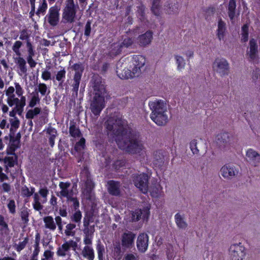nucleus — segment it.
I'll use <instances>...</instances> for the list:
<instances>
[{
  "label": "nucleus",
  "mask_w": 260,
  "mask_h": 260,
  "mask_svg": "<svg viewBox=\"0 0 260 260\" xmlns=\"http://www.w3.org/2000/svg\"><path fill=\"white\" fill-rule=\"evenodd\" d=\"M5 171L6 173H10L11 176L14 177L13 174L11 172L10 168L14 167L18 163V155L15 156H6L3 159Z\"/></svg>",
  "instance_id": "obj_19"
},
{
  "label": "nucleus",
  "mask_w": 260,
  "mask_h": 260,
  "mask_svg": "<svg viewBox=\"0 0 260 260\" xmlns=\"http://www.w3.org/2000/svg\"><path fill=\"white\" fill-rule=\"evenodd\" d=\"M149 237L146 233H141L137 240V247L139 252L144 253L148 248Z\"/></svg>",
  "instance_id": "obj_16"
},
{
  "label": "nucleus",
  "mask_w": 260,
  "mask_h": 260,
  "mask_svg": "<svg viewBox=\"0 0 260 260\" xmlns=\"http://www.w3.org/2000/svg\"><path fill=\"white\" fill-rule=\"evenodd\" d=\"M136 14L139 19L141 21H144L145 18V7L144 5H141L137 7Z\"/></svg>",
  "instance_id": "obj_43"
},
{
  "label": "nucleus",
  "mask_w": 260,
  "mask_h": 260,
  "mask_svg": "<svg viewBox=\"0 0 260 260\" xmlns=\"http://www.w3.org/2000/svg\"><path fill=\"white\" fill-rule=\"evenodd\" d=\"M150 206L144 207L143 209H136L131 213V220L132 222H136L142 219L147 220L150 215Z\"/></svg>",
  "instance_id": "obj_11"
},
{
  "label": "nucleus",
  "mask_w": 260,
  "mask_h": 260,
  "mask_svg": "<svg viewBox=\"0 0 260 260\" xmlns=\"http://www.w3.org/2000/svg\"><path fill=\"white\" fill-rule=\"evenodd\" d=\"M226 32V25L224 21L219 20L218 22L217 36L220 40H223Z\"/></svg>",
  "instance_id": "obj_31"
},
{
  "label": "nucleus",
  "mask_w": 260,
  "mask_h": 260,
  "mask_svg": "<svg viewBox=\"0 0 260 260\" xmlns=\"http://www.w3.org/2000/svg\"><path fill=\"white\" fill-rule=\"evenodd\" d=\"M77 242L73 240L66 241L60 246L57 248L56 255L58 256L61 257H64L67 255L70 256L71 254L70 252V250L72 248L73 250L75 251L77 248Z\"/></svg>",
  "instance_id": "obj_10"
},
{
  "label": "nucleus",
  "mask_w": 260,
  "mask_h": 260,
  "mask_svg": "<svg viewBox=\"0 0 260 260\" xmlns=\"http://www.w3.org/2000/svg\"><path fill=\"white\" fill-rule=\"evenodd\" d=\"M83 193L86 199L91 200L92 197V191L94 188V183L91 179L89 174H87L86 179L85 181Z\"/></svg>",
  "instance_id": "obj_20"
},
{
  "label": "nucleus",
  "mask_w": 260,
  "mask_h": 260,
  "mask_svg": "<svg viewBox=\"0 0 260 260\" xmlns=\"http://www.w3.org/2000/svg\"><path fill=\"white\" fill-rule=\"evenodd\" d=\"M176 63L177 64V68L179 70H181L185 67V62L184 58L179 55H175Z\"/></svg>",
  "instance_id": "obj_53"
},
{
  "label": "nucleus",
  "mask_w": 260,
  "mask_h": 260,
  "mask_svg": "<svg viewBox=\"0 0 260 260\" xmlns=\"http://www.w3.org/2000/svg\"><path fill=\"white\" fill-rule=\"evenodd\" d=\"M60 70L57 71L54 76H52V80L54 82L55 81H57L58 87H62L66 79V70L64 67H60Z\"/></svg>",
  "instance_id": "obj_23"
},
{
  "label": "nucleus",
  "mask_w": 260,
  "mask_h": 260,
  "mask_svg": "<svg viewBox=\"0 0 260 260\" xmlns=\"http://www.w3.org/2000/svg\"><path fill=\"white\" fill-rule=\"evenodd\" d=\"M205 18L207 21H210L211 19V7H208L206 9L203 10Z\"/></svg>",
  "instance_id": "obj_64"
},
{
  "label": "nucleus",
  "mask_w": 260,
  "mask_h": 260,
  "mask_svg": "<svg viewBox=\"0 0 260 260\" xmlns=\"http://www.w3.org/2000/svg\"><path fill=\"white\" fill-rule=\"evenodd\" d=\"M29 213L27 208L23 209L20 213V217L24 223L26 224L29 221Z\"/></svg>",
  "instance_id": "obj_54"
},
{
  "label": "nucleus",
  "mask_w": 260,
  "mask_h": 260,
  "mask_svg": "<svg viewBox=\"0 0 260 260\" xmlns=\"http://www.w3.org/2000/svg\"><path fill=\"white\" fill-rule=\"evenodd\" d=\"M19 39L21 40L22 41H26V48H27V43L29 42V43H31L30 39H29V35L28 34L27 31L25 29H23L20 32V35L19 37Z\"/></svg>",
  "instance_id": "obj_49"
},
{
  "label": "nucleus",
  "mask_w": 260,
  "mask_h": 260,
  "mask_svg": "<svg viewBox=\"0 0 260 260\" xmlns=\"http://www.w3.org/2000/svg\"><path fill=\"white\" fill-rule=\"evenodd\" d=\"M48 5L46 0H43L41 4L40 5L39 8L36 12V14L38 16L40 15V13L44 14L47 9Z\"/></svg>",
  "instance_id": "obj_50"
},
{
  "label": "nucleus",
  "mask_w": 260,
  "mask_h": 260,
  "mask_svg": "<svg viewBox=\"0 0 260 260\" xmlns=\"http://www.w3.org/2000/svg\"><path fill=\"white\" fill-rule=\"evenodd\" d=\"M126 121L117 115L109 116L104 123V126L107 135L112 133V138L116 142L119 148L129 154L140 153L143 148L138 139L134 136L125 137L127 131L124 127Z\"/></svg>",
  "instance_id": "obj_1"
},
{
  "label": "nucleus",
  "mask_w": 260,
  "mask_h": 260,
  "mask_svg": "<svg viewBox=\"0 0 260 260\" xmlns=\"http://www.w3.org/2000/svg\"><path fill=\"white\" fill-rule=\"evenodd\" d=\"M38 90L42 96L45 95L46 94H48L50 93V90L48 89L46 84L43 83H40L38 84Z\"/></svg>",
  "instance_id": "obj_47"
},
{
  "label": "nucleus",
  "mask_w": 260,
  "mask_h": 260,
  "mask_svg": "<svg viewBox=\"0 0 260 260\" xmlns=\"http://www.w3.org/2000/svg\"><path fill=\"white\" fill-rule=\"evenodd\" d=\"M27 52L28 55L26 57L27 63L31 68H34L37 64V62L33 59V57L35 54V50H34L32 44L29 42L27 43Z\"/></svg>",
  "instance_id": "obj_24"
},
{
  "label": "nucleus",
  "mask_w": 260,
  "mask_h": 260,
  "mask_svg": "<svg viewBox=\"0 0 260 260\" xmlns=\"http://www.w3.org/2000/svg\"><path fill=\"white\" fill-rule=\"evenodd\" d=\"M190 148L194 154H198L199 153V150L197 147V142L196 140H193L190 142Z\"/></svg>",
  "instance_id": "obj_61"
},
{
  "label": "nucleus",
  "mask_w": 260,
  "mask_h": 260,
  "mask_svg": "<svg viewBox=\"0 0 260 260\" xmlns=\"http://www.w3.org/2000/svg\"><path fill=\"white\" fill-rule=\"evenodd\" d=\"M122 48L123 47L120 44H114L110 52L111 56H116L120 54L122 50Z\"/></svg>",
  "instance_id": "obj_44"
},
{
  "label": "nucleus",
  "mask_w": 260,
  "mask_h": 260,
  "mask_svg": "<svg viewBox=\"0 0 260 260\" xmlns=\"http://www.w3.org/2000/svg\"><path fill=\"white\" fill-rule=\"evenodd\" d=\"M107 190L108 193L115 197L121 196V183L119 181L110 180L107 182Z\"/></svg>",
  "instance_id": "obj_15"
},
{
  "label": "nucleus",
  "mask_w": 260,
  "mask_h": 260,
  "mask_svg": "<svg viewBox=\"0 0 260 260\" xmlns=\"http://www.w3.org/2000/svg\"><path fill=\"white\" fill-rule=\"evenodd\" d=\"M216 138L217 140L220 142L228 144L233 141L234 136L232 134L224 132L218 134Z\"/></svg>",
  "instance_id": "obj_27"
},
{
  "label": "nucleus",
  "mask_w": 260,
  "mask_h": 260,
  "mask_svg": "<svg viewBox=\"0 0 260 260\" xmlns=\"http://www.w3.org/2000/svg\"><path fill=\"white\" fill-rule=\"evenodd\" d=\"M91 21L88 20L84 27V35L86 38H88L91 32Z\"/></svg>",
  "instance_id": "obj_46"
},
{
  "label": "nucleus",
  "mask_w": 260,
  "mask_h": 260,
  "mask_svg": "<svg viewBox=\"0 0 260 260\" xmlns=\"http://www.w3.org/2000/svg\"><path fill=\"white\" fill-rule=\"evenodd\" d=\"M125 161L123 160L117 159L115 160L112 164V168L115 171L119 170L121 168L125 165Z\"/></svg>",
  "instance_id": "obj_57"
},
{
  "label": "nucleus",
  "mask_w": 260,
  "mask_h": 260,
  "mask_svg": "<svg viewBox=\"0 0 260 260\" xmlns=\"http://www.w3.org/2000/svg\"><path fill=\"white\" fill-rule=\"evenodd\" d=\"M16 62L18 65L20 72L22 74H26L27 70L26 64V62L25 59L23 57H19L17 58V61Z\"/></svg>",
  "instance_id": "obj_38"
},
{
  "label": "nucleus",
  "mask_w": 260,
  "mask_h": 260,
  "mask_svg": "<svg viewBox=\"0 0 260 260\" xmlns=\"http://www.w3.org/2000/svg\"><path fill=\"white\" fill-rule=\"evenodd\" d=\"M133 180L135 185L143 193H146L148 190V175L146 173L133 174Z\"/></svg>",
  "instance_id": "obj_7"
},
{
  "label": "nucleus",
  "mask_w": 260,
  "mask_h": 260,
  "mask_svg": "<svg viewBox=\"0 0 260 260\" xmlns=\"http://www.w3.org/2000/svg\"><path fill=\"white\" fill-rule=\"evenodd\" d=\"M229 253L232 260H243L246 255L245 248L241 242L233 244Z\"/></svg>",
  "instance_id": "obj_8"
},
{
  "label": "nucleus",
  "mask_w": 260,
  "mask_h": 260,
  "mask_svg": "<svg viewBox=\"0 0 260 260\" xmlns=\"http://www.w3.org/2000/svg\"><path fill=\"white\" fill-rule=\"evenodd\" d=\"M22 45V43L20 41H16L12 46L13 51L17 55H20V48Z\"/></svg>",
  "instance_id": "obj_58"
},
{
  "label": "nucleus",
  "mask_w": 260,
  "mask_h": 260,
  "mask_svg": "<svg viewBox=\"0 0 260 260\" xmlns=\"http://www.w3.org/2000/svg\"><path fill=\"white\" fill-rule=\"evenodd\" d=\"M145 63V58L142 55H136L133 57L129 69L124 68L120 73L119 70L116 71L118 77L122 79H127L139 76L141 69Z\"/></svg>",
  "instance_id": "obj_3"
},
{
  "label": "nucleus",
  "mask_w": 260,
  "mask_h": 260,
  "mask_svg": "<svg viewBox=\"0 0 260 260\" xmlns=\"http://www.w3.org/2000/svg\"><path fill=\"white\" fill-rule=\"evenodd\" d=\"M69 133L71 136L73 138H79L82 135L81 132L78 127H77L75 123L70 122L69 127Z\"/></svg>",
  "instance_id": "obj_33"
},
{
  "label": "nucleus",
  "mask_w": 260,
  "mask_h": 260,
  "mask_svg": "<svg viewBox=\"0 0 260 260\" xmlns=\"http://www.w3.org/2000/svg\"><path fill=\"white\" fill-rule=\"evenodd\" d=\"M41 78L44 81H48L49 80H52L51 74L50 71L48 70H44L42 73Z\"/></svg>",
  "instance_id": "obj_63"
},
{
  "label": "nucleus",
  "mask_w": 260,
  "mask_h": 260,
  "mask_svg": "<svg viewBox=\"0 0 260 260\" xmlns=\"http://www.w3.org/2000/svg\"><path fill=\"white\" fill-rule=\"evenodd\" d=\"M96 250L97 251L99 260H104L105 248L104 244L100 240H98L96 242Z\"/></svg>",
  "instance_id": "obj_34"
},
{
  "label": "nucleus",
  "mask_w": 260,
  "mask_h": 260,
  "mask_svg": "<svg viewBox=\"0 0 260 260\" xmlns=\"http://www.w3.org/2000/svg\"><path fill=\"white\" fill-rule=\"evenodd\" d=\"M213 68L221 76L227 75L229 72V64L224 58H217L214 63Z\"/></svg>",
  "instance_id": "obj_12"
},
{
  "label": "nucleus",
  "mask_w": 260,
  "mask_h": 260,
  "mask_svg": "<svg viewBox=\"0 0 260 260\" xmlns=\"http://www.w3.org/2000/svg\"><path fill=\"white\" fill-rule=\"evenodd\" d=\"M82 215L80 210L75 211V212L71 216V220L72 222L76 223L79 225L81 222Z\"/></svg>",
  "instance_id": "obj_39"
},
{
  "label": "nucleus",
  "mask_w": 260,
  "mask_h": 260,
  "mask_svg": "<svg viewBox=\"0 0 260 260\" xmlns=\"http://www.w3.org/2000/svg\"><path fill=\"white\" fill-rule=\"evenodd\" d=\"M160 0H153L151 7L152 13L155 16H158L160 14Z\"/></svg>",
  "instance_id": "obj_42"
},
{
  "label": "nucleus",
  "mask_w": 260,
  "mask_h": 260,
  "mask_svg": "<svg viewBox=\"0 0 260 260\" xmlns=\"http://www.w3.org/2000/svg\"><path fill=\"white\" fill-rule=\"evenodd\" d=\"M175 221L179 229L185 230L187 227L184 215H181L179 213H177L174 216Z\"/></svg>",
  "instance_id": "obj_26"
},
{
  "label": "nucleus",
  "mask_w": 260,
  "mask_h": 260,
  "mask_svg": "<svg viewBox=\"0 0 260 260\" xmlns=\"http://www.w3.org/2000/svg\"><path fill=\"white\" fill-rule=\"evenodd\" d=\"M242 41L243 42H246L248 38V26L247 24H245L242 28Z\"/></svg>",
  "instance_id": "obj_52"
},
{
  "label": "nucleus",
  "mask_w": 260,
  "mask_h": 260,
  "mask_svg": "<svg viewBox=\"0 0 260 260\" xmlns=\"http://www.w3.org/2000/svg\"><path fill=\"white\" fill-rule=\"evenodd\" d=\"M71 184L70 182L67 181L66 182H60L59 183V187L61 189L59 193L60 196L64 198H69L73 195V190H69V188L70 187Z\"/></svg>",
  "instance_id": "obj_22"
},
{
  "label": "nucleus",
  "mask_w": 260,
  "mask_h": 260,
  "mask_svg": "<svg viewBox=\"0 0 260 260\" xmlns=\"http://www.w3.org/2000/svg\"><path fill=\"white\" fill-rule=\"evenodd\" d=\"M39 193L41 195V196L44 199V200L42 202L43 204L45 203L47 201V197L49 193L48 189L46 187L40 188L39 191Z\"/></svg>",
  "instance_id": "obj_60"
},
{
  "label": "nucleus",
  "mask_w": 260,
  "mask_h": 260,
  "mask_svg": "<svg viewBox=\"0 0 260 260\" xmlns=\"http://www.w3.org/2000/svg\"><path fill=\"white\" fill-rule=\"evenodd\" d=\"M220 173L223 178L231 179L238 174V171L234 166L226 164L221 168Z\"/></svg>",
  "instance_id": "obj_18"
},
{
  "label": "nucleus",
  "mask_w": 260,
  "mask_h": 260,
  "mask_svg": "<svg viewBox=\"0 0 260 260\" xmlns=\"http://www.w3.org/2000/svg\"><path fill=\"white\" fill-rule=\"evenodd\" d=\"M179 6V4L177 2L174 4H169L166 10L167 13L170 15L176 14L178 13Z\"/></svg>",
  "instance_id": "obj_40"
},
{
  "label": "nucleus",
  "mask_w": 260,
  "mask_h": 260,
  "mask_svg": "<svg viewBox=\"0 0 260 260\" xmlns=\"http://www.w3.org/2000/svg\"><path fill=\"white\" fill-rule=\"evenodd\" d=\"M29 240L28 237H26L22 242H20L16 246L15 249L17 252H20L26 246Z\"/></svg>",
  "instance_id": "obj_51"
},
{
  "label": "nucleus",
  "mask_w": 260,
  "mask_h": 260,
  "mask_svg": "<svg viewBox=\"0 0 260 260\" xmlns=\"http://www.w3.org/2000/svg\"><path fill=\"white\" fill-rule=\"evenodd\" d=\"M46 133L49 135V143L51 147H53L55 144V139L57 135L56 129L52 126H49L46 131Z\"/></svg>",
  "instance_id": "obj_29"
},
{
  "label": "nucleus",
  "mask_w": 260,
  "mask_h": 260,
  "mask_svg": "<svg viewBox=\"0 0 260 260\" xmlns=\"http://www.w3.org/2000/svg\"><path fill=\"white\" fill-rule=\"evenodd\" d=\"M43 221L45 223V227L51 231H54L56 228V224L54 221L53 218L51 216H47L43 218Z\"/></svg>",
  "instance_id": "obj_30"
},
{
  "label": "nucleus",
  "mask_w": 260,
  "mask_h": 260,
  "mask_svg": "<svg viewBox=\"0 0 260 260\" xmlns=\"http://www.w3.org/2000/svg\"><path fill=\"white\" fill-rule=\"evenodd\" d=\"M136 235L132 232L128 231L124 233L121 237V245L124 248H130L134 244Z\"/></svg>",
  "instance_id": "obj_17"
},
{
  "label": "nucleus",
  "mask_w": 260,
  "mask_h": 260,
  "mask_svg": "<svg viewBox=\"0 0 260 260\" xmlns=\"http://www.w3.org/2000/svg\"><path fill=\"white\" fill-rule=\"evenodd\" d=\"M76 227L75 223L70 222L66 226L64 234L67 237H74L76 234L75 229Z\"/></svg>",
  "instance_id": "obj_35"
},
{
  "label": "nucleus",
  "mask_w": 260,
  "mask_h": 260,
  "mask_svg": "<svg viewBox=\"0 0 260 260\" xmlns=\"http://www.w3.org/2000/svg\"><path fill=\"white\" fill-rule=\"evenodd\" d=\"M93 222V217L92 213L86 214L83 219L84 227L89 226L91 222Z\"/></svg>",
  "instance_id": "obj_55"
},
{
  "label": "nucleus",
  "mask_w": 260,
  "mask_h": 260,
  "mask_svg": "<svg viewBox=\"0 0 260 260\" xmlns=\"http://www.w3.org/2000/svg\"><path fill=\"white\" fill-rule=\"evenodd\" d=\"M8 203L7 204V207L9 210V212L11 214H15L16 212V204L14 200L11 199L8 201Z\"/></svg>",
  "instance_id": "obj_48"
},
{
  "label": "nucleus",
  "mask_w": 260,
  "mask_h": 260,
  "mask_svg": "<svg viewBox=\"0 0 260 260\" xmlns=\"http://www.w3.org/2000/svg\"><path fill=\"white\" fill-rule=\"evenodd\" d=\"M152 31L148 30L145 33L139 35L137 39V43L140 47H146L150 45L153 39Z\"/></svg>",
  "instance_id": "obj_14"
},
{
  "label": "nucleus",
  "mask_w": 260,
  "mask_h": 260,
  "mask_svg": "<svg viewBox=\"0 0 260 260\" xmlns=\"http://www.w3.org/2000/svg\"><path fill=\"white\" fill-rule=\"evenodd\" d=\"M85 139L81 138L80 140L76 142L74 146V150L77 152H81L85 148Z\"/></svg>",
  "instance_id": "obj_41"
},
{
  "label": "nucleus",
  "mask_w": 260,
  "mask_h": 260,
  "mask_svg": "<svg viewBox=\"0 0 260 260\" xmlns=\"http://www.w3.org/2000/svg\"><path fill=\"white\" fill-rule=\"evenodd\" d=\"M71 69L75 71V74L73 76V83L72 85V95L77 96L82 74L84 70V66L82 62H79L73 64Z\"/></svg>",
  "instance_id": "obj_4"
},
{
  "label": "nucleus",
  "mask_w": 260,
  "mask_h": 260,
  "mask_svg": "<svg viewBox=\"0 0 260 260\" xmlns=\"http://www.w3.org/2000/svg\"><path fill=\"white\" fill-rule=\"evenodd\" d=\"M41 112V108L40 107H35L32 109L28 110L25 115V117L27 119H32L35 116L39 114Z\"/></svg>",
  "instance_id": "obj_37"
},
{
  "label": "nucleus",
  "mask_w": 260,
  "mask_h": 260,
  "mask_svg": "<svg viewBox=\"0 0 260 260\" xmlns=\"http://www.w3.org/2000/svg\"><path fill=\"white\" fill-rule=\"evenodd\" d=\"M112 257L114 260H121L122 257V253L121 246L118 243L115 245L112 251Z\"/></svg>",
  "instance_id": "obj_36"
},
{
  "label": "nucleus",
  "mask_w": 260,
  "mask_h": 260,
  "mask_svg": "<svg viewBox=\"0 0 260 260\" xmlns=\"http://www.w3.org/2000/svg\"><path fill=\"white\" fill-rule=\"evenodd\" d=\"M77 8L74 0H67V3L63 10L62 18L68 22L72 23L75 21Z\"/></svg>",
  "instance_id": "obj_5"
},
{
  "label": "nucleus",
  "mask_w": 260,
  "mask_h": 260,
  "mask_svg": "<svg viewBox=\"0 0 260 260\" xmlns=\"http://www.w3.org/2000/svg\"><path fill=\"white\" fill-rule=\"evenodd\" d=\"M82 254L84 258L88 259V260H93L94 258V250L90 246H84L82 251Z\"/></svg>",
  "instance_id": "obj_32"
},
{
  "label": "nucleus",
  "mask_w": 260,
  "mask_h": 260,
  "mask_svg": "<svg viewBox=\"0 0 260 260\" xmlns=\"http://www.w3.org/2000/svg\"><path fill=\"white\" fill-rule=\"evenodd\" d=\"M246 156L248 160L253 166L256 167L260 162V154L252 149L247 150Z\"/></svg>",
  "instance_id": "obj_21"
},
{
  "label": "nucleus",
  "mask_w": 260,
  "mask_h": 260,
  "mask_svg": "<svg viewBox=\"0 0 260 260\" xmlns=\"http://www.w3.org/2000/svg\"><path fill=\"white\" fill-rule=\"evenodd\" d=\"M149 106L152 110L151 120L159 126L166 125L168 121L166 104L160 100L149 103Z\"/></svg>",
  "instance_id": "obj_2"
},
{
  "label": "nucleus",
  "mask_w": 260,
  "mask_h": 260,
  "mask_svg": "<svg viewBox=\"0 0 260 260\" xmlns=\"http://www.w3.org/2000/svg\"><path fill=\"white\" fill-rule=\"evenodd\" d=\"M162 187L158 183L152 184L150 188L151 196L153 198H158L161 196L162 192Z\"/></svg>",
  "instance_id": "obj_28"
},
{
  "label": "nucleus",
  "mask_w": 260,
  "mask_h": 260,
  "mask_svg": "<svg viewBox=\"0 0 260 260\" xmlns=\"http://www.w3.org/2000/svg\"><path fill=\"white\" fill-rule=\"evenodd\" d=\"M15 88L13 86H9L5 90V94L7 98L6 102L10 107H16L19 105V98L14 94Z\"/></svg>",
  "instance_id": "obj_13"
},
{
  "label": "nucleus",
  "mask_w": 260,
  "mask_h": 260,
  "mask_svg": "<svg viewBox=\"0 0 260 260\" xmlns=\"http://www.w3.org/2000/svg\"><path fill=\"white\" fill-rule=\"evenodd\" d=\"M249 45V51H248L247 54L251 60H255L257 58V46L256 41L253 39L250 40Z\"/></svg>",
  "instance_id": "obj_25"
},
{
  "label": "nucleus",
  "mask_w": 260,
  "mask_h": 260,
  "mask_svg": "<svg viewBox=\"0 0 260 260\" xmlns=\"http://www.w3.org/2000/svg\"><path fill=\"white\" fill-rule=\"evenodd\" d=\"M40 102V98L39 97L38 93H36L34 94L29 103H28V107L30 108H35V107Z\"/></svg>",
  "instance_id": "obj_45"
},
{
  "label": "nucleus",
  "mask_w": 260,
  "mask_h": 260,
  "mask_svg": "<svg viewBox=\"0 0 260 260\" xmlns=\"http://www.w3.org/2000/svg\"><path fill=\"white\" fill-rule=\"evenodd\" d=\"M60 8L56 5L51 7L48 14L45 17V20L52 26H56L59 21Z\"/></svg>",
  "instance_id": "obj_9"
},
{
  "label": "nucleus",
  "mask_w": 260,
  "mask_h": 260,
  "mask_svg": "<svg viewBox=\"0 0 260 260\" xmlns=\"http://www.w3.org/2000/svg\"><path fill=\"white\" fill-rule=\"evenodd\" d=\"M134 43V40L132 38L126 37L123 39L122 42L120 43L122 47L128 48L131 46Z\"/></svg>",
  "instance_id": "obj_56"
},
{
  "label": "nucleus",
  "mask_w": 260,
  "mask_h": 260,
  "mask_svg": "<svg viewBox=\"0 0 260 260\" xmlns=\"http://www.w3.org/2000/svg\"><path fill=\"white\" fill-rule=\"evenodd\" d=\"M105 106L104 97L99 93H95L90 104V109L92 114L98 117L105 108Z\"/></svg>",
  "instance_id": "obj_6"
},
{
  "label": "nucleus",
  "mask_w": 260,
  "mask_h": 260,
  "mask_svg": "<svg viewBox=\"0 0 260 260\" xmlns=\"http://www.w3.org/2000/svg\"><path fill=\"white\" fill-rule=\"evenodd\" d=\"M0 231L1 232H6L9 230L8 224L5 222L4 217L0 214Z\"/></svg>",
  "instance_id": "obj_59"
},
{
  "label": "nucleus",
  "mask_w": 260,
  "mask_h": 260,
  "mask_svg": "<svg viewBox=\"0 0 260 260\" xmlns=\"http://www.w3.org/2000/svg\"><path fill=\"white\" fill-rule=\"evenodd\" d=\"M15 90L16 94L18 96H21L23 94L24 90L19 83H15Z\"/></svg>",
  "instance_id": "obj_62"
}]
</instances>
